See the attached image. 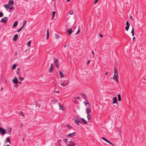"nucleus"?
<instances>
[{
    "mask_svg": "<svg viewBox=\"0 0 146 146\" xmlns=\"http://www.w3.org/2000/svg\"><path fill=\"white\" fill-rule=\"evenodd\" d=\"M114 74L113 76V79L117 82L118 83L119 82V80L117 77V76H118V73L117 72V70L115 67L114 68Z\"/></svg>",
    "mask_w": 146,
    "mask_h": 146,
    "instance_id": "nucleus-1",
    "label": "nucleus"
},
{
    "mask_svg": "<svg viewBox=\"0 0 146 146\" xmlns=\"http://www.w3.org/2000/svg\"><path fill=\"white\" fill-rule=\"evenodd\" d=\"M69 83L68 80H66L64 81L63 82L60 83V84L62 86L65 87L67 86Z\"/></svg>",
    "mask_w": 146,
    "mask_h": 146,
    "instance_id": "nucleus-2",
    "label": "nucleus"
},
{
    "mask_svg": "<svg viewBox=\"0 0 146 146\" xmlns=\"http://www.w3.org/2000/svg\"><path fill=\"white\" fill-rule=\"evenodd\" d=\"M6 130L0 127V133H1L2 135H4L6 133Z\"/></svg>",
    "mask_w": 146,
    "mask_h": 146,
    "instance_id": "nucleus-3",
    "label": "nucleus"
},
{
    "mask_svg": "<svg viewBox=\"0 0 146 146\" xmlns=\"http://www.w3.org/2000/svg\"><path fill=\"white\" fill-rule=\"evenodd\" d=\"M126 25L127 26L125 27V29L127 31H128L130 26V24L129 23L128 21L126 22Z\"/></svg>",
    "mask_w": 146,
    "mask_h": 146,
    "instance_id": "nucleus-4",
    "label": "nucleus"
},
{
    "mask_svg": "<svg viewBox=\"0 0 146 146\" xmlns=\"http://www.w3.org/2000/svg\"><path fill=\"white\" fill-rule=\"evenodd\" d=\"M75 134H76V132H74L72 133H70V134H68L67 136L68 137H74L75 136Z\"/></svg>",
    "mask_w": 146,
    "mask_h": 146,
    "instance_id": "nucleus-5",
    "label": "nucleus"
},
{
    "mask_svg": "<svg viewBox=\"0 0 146 146\" xmlns=\"http://www.w3.org/2000/svg\"><path fill=\"white\" fill-rule=\"evenodd\" d=\"M72 33V30L71 28H69L67 30V33L69 34V35H70Z\"/></svg>",
    "mask_w": 146,
    "mask_h": 146,
    "instance_id": "nucleus-6",
    "label": "nucleus"
},
{
    "mask_svg": "<svg viewBox=\"0 0 146 146\" xmlns=\"http://www.w3.org/2000/svg\"><path fill=\"white\" fill-rule=\"evenodd\" d=\"M81 119L82 120V121L81 122L83 123V124H87V121H86L83 118H81Z\"/></svg>",
    "mask_w": 146,
    "mask_h": 146,
    "instance_id": "nucleus-7",
    "label": "nucleus"
},
{
    "mask_svg": "<svg viewBox=\"0 0 146 146\" xmlns=\"http://www.w3.org/2000/svg\"><path fill=\"white\" fill-rule=\"evenodd\" d=\"M7 18L5 17L2 18L1 20V22L2 23H6L7 21Z\"/></svg>",
    "mask_w": 146,
    "mask_h": 146,
    "instance_id": "nucleus-8",
    "label": "nucleus"
},
{
    "mask_svg": "<svg viewBox=\"0 0 146 146\" xmlns=\"http://www.w3.org/2000/svg\"><path fill=\"white\" fill-rule=\"evenodd\" d=\"M13 82L15 84H17L18 82V79L15 77L13 78Z\"/></svg>",
    "mask_w": 146,
    "mask_h": 146,
    "instance_id": "nucleus-9",
    "label": "nucleus"
},
{
    "mask_svg": "<svg viewBox=\"0 0 146 146\" xmlns=\"http://www.w3.org/2000/svg\"><path fill=\"white\" fill-rule=\"evenodd\" d=\"M113 104H114L115 103H117V98L116 97H114V98H113Z\"/></svg>",
    "mask_w": 146,
    "mask_h": 146,
    "instance_id": "nucleus-10",
    "label": "nucleus"
},
{
    "mask_svg": "<svg viewBox=\"0 0 146 146\" xmlns=\"http://www.w3.org/2000/svg\"><path fill=\"white\" fill-rule=\"evenodd\" d=\"M9 5H13L14 4V2L13 0H9L8 3Z\"/></svg>",
    "mask_w": 146,
    "mask_h": 146,
    "instance_id": "nucleus-11",
    "label": "nucleus"
},
{
    "mask_svg": "<svg viewBox=\"0 0 146 146\" xmlns=\"http://www.w3.org/2000/svg\"><path fill=\"white\" fill-rule=\"evenodd\" d=\"M58 105L60 108L62 110L64 111V108L63 106L60 103H59Z\"/></svg>",
    "mask_w": 146,
    "mask_h": 146,
    "instance_id": "nucleus-12",
    "label": "nucleus"
},
{
    "mask_svg": "<svg viewBox=\"0 0 146 146\" xmlns=\"http://www.w3.org/2000/svg\"><path fill=\"white\" fill-rule=\"evenodd\" d=\"M18 36L17 34L15 35H14V38H13V40L14 41H16L17 40V38H18Z\"/></svg>",
    "mask_w": 146,
    "mask_h": 146,
    "instance_id": "nucleus-13",
    "label": "nucleus"
},
{
    "mask_svg": "<svg viewBox=\"0 0 146 146\" xmlns=\"http://www.w3.org/2000/svg\"><path fill=\"white\" fill-rule=\"evenodd\" d=\"M86 113L87 114H89L91 112V111L88 108H87L86 109Z\"/></svg>",
    "mask_w": 146,
    "mask_h": 146,
    "instance_id": "nucleus-14",
    "label": "nucleus"
},
{
    "mask_svg": "<svg viewBox=\"0 0 146 146\" xmlns=\"http://www.w3.org/2000/svg\"><path fill=\"white\" fill-rule=\"evenodd\" d=\"M74 120L76 122V123H80V120L78 118H74Z\"/></svg>",
    "mask_w": 146,
    "mask_h": 146,
    "instance_id": "nucleus-15",
    "label": "nucleus"
},
{
    "mask_svg": "<svg viewBox=\"0 0 146 146\" xmlns=\"http://www.w3.org/2000/svg\"><path fill=\"white\" fill-rule=\"evenodd\" d=\"M53 60H54V64L57 63L58 62V60L57 58H53Z\"/></svg>",
    "mask_w": 146,
    "mask_h": 146,
    "instance_id": "nucleus-16",
    "label": "nucleus"
},
{
    "mask_svg": "<svg viewBox=\"0 0 146 146\" xmlns=\"http://www.w3.org/2000/svg\"><path fill=\"white\" fill-rule=\"evenodd\" d=\"M49 35V29H47V31L46 39H47L48 38Z\"/></svg>",
    "mask_w": 146,
    "mask_h": 146,
    "instance_id": "nucleus-17",
    "label": "nucleus"
},
{
    "mask_svg": "<svg viewBox=\"0 0 146 146\" xmlns=\"http://www.w3.org/2000/svg\"><path fill=\"white\" fill-rule=\"evenodd\" d=\"M69 142L70 143L69 145H68V146H73L74 145V143L72 142V141H70Z\"/></svg>",
    "mask_w": 146,
    "mask_h": 146,
    "instance_id": "nucleus-18",
    "label": "nucleus"
},
{
    "mask_svg": "<svg viewBox=\"0 0 146 146\" xmlns=\"http://www.w3.org/2000/svg\"><path fill=\"white\" fill-rule=\"evenodd\" d=\"M9 5L8 4H5L4 5V7L6 9H7L8 8L9 9Z\"/></svg>",
    "mask_w": 146,
    "mask_h": 146,
    "instance_id": "nucleus-19",
    "label": "nucleus"
},
{
    "mask_svg": "<svg viewBox=\"0 0 146 146\" xmlns=\"http://www.w3.org/2000/svg\"><path fill=\"white\" fill-rule=\"evenodd\" d=\"M59 73L60 76V77L61 78H62L64 77V74L63 73L60 71H59Z\"/></svg>",
    "mask_w": 146,
    "mask_h": 146,
    "instance_id": "nucleus-20",
    "label": "nucleus"
},
{
    "mask_svg": "<svg viewBox=\"0 0 146 146\" xmlns=\"http://www.w3.org/2000/svg\"><path fill=\"white\" fill-rule=\"evenodd\" d=\"M8 142H9L10 143H11L10 140L9 138L8 137H7L5 141V143H7Z\"/></svg>",
    "mask_w": 146,
    "mask_h": 146,
    "instance_id": "nucleus-21",
    "label": "nucleus"
},
{
    "mask_svg": "<svg viewBox=\"0 0 146 146\" xmlns=\"http://www.w3.org/2000/svg\"><path fill=\"white\" fill-rule=\"evenodd\" d=\"M18 24V22L17 21H16L14 23V24H13V27H16V26H17V25Z\"/></svg>",
    "mask_w": 146,
    "mask_h": 146,
    "instance_id": "nucleus-22",
    "label": "nucleus"
},
{
    "mask_svg": "<svg viewBox=\"0 0 146 146\" xmlns=\"http://www.w3.org/2000/svg\"><path fill=\"white\" fill-rule=\"evenodd\" d=\"M56 13V12L55 11H53L52 12V19H53L54 17V16L55 15V14Z\"/></svg>",
    "mask_w": 146,
    "mask_h": 146,
    "instance_id": "nucleus-23",
    "label": "nucleus"
},
{
    "mask_svg": "<svg viewBox=\"0 0 146 146\" xmlns=\"http://www.w3.org/2000/svg\"><path fill=\"white\" fill-rule=\"evenodd\" d=\"M118 98V101H121V95L120 94L117 95Z\"/></svg>",
    "mask_w": 146,
    "mask_h": 146,
    "instance_id": "nucleus-24",
    "label": "nucleus"
},
{
    "mask_svg": "<svg viewBox=\"0 0 146 146\" xmlns=\"http://www.w3.org/2000/svg\"><path fill=\"white\" fill-rule=\"evenodd\" d=\"M81 95L82 96L83 98H86V94H85L84 93H82L81 94Z\"/></svg>",
    "mask_w": 146,
    "mask_h": 146,
    "instance_id": "nucleus-25",
    "label": "nucleus"
},
{
    "mask_svg": "<svg viewBox=\"0 0 146 146\" xmlns=\"http://www.w3.org/2000/svg\"><path fill=\"white\" fill-rule=\"evenodd\" d=\"M87 118H88V119L89 120H90V119H91V115L90 114H88V115H87Z\"/></svg>",
    "mask_w": 146,
    "mask_h": 146,
    "instance_id": "nucleus-26",
    "label": "nucleus"
},
{
    "mask_svg": "<svg viewBox=\"0 0 146 146\" xmlns=\"http://www.w3.org/2000/svg\"><path fill=\"white\" fill-rule=\"evenodd\" d=\"M31 40L29 41L27 43V45L28 47H30L31 46Z\"/></svg>",
    "mask_w": 146,
    "mask_h": 146,
    "instance_id": "nucleus-27",
    "label": "nucleus"
},
{
    "mask_svg": "<svg viewBox=\"0 0 146 146\" xmlns=\"http://www.w3.org/2000/svg\"><path fill=\"white\" fill-rule=\"evenodd\" d=\"M53 69H54V68L50 67V69L49 70V72L50 73H51L52 72Z\"/></svg>",
    "mask_w": 146,
    "mask_h": 146,
    "instance_id": "nucleus-28",
    "label": "nucleus"
},
{
    "mask_svg": "<svg viewBox=\"0 0 146 146\" xmlns=\"http://www.w3.org/2000/svg\"><path fill=\"white\" fill-rule=\"evenodd\" d=\"M17 65L15 64L13 65L12 67V69L13 70H14L16 67Z\"/></svg>",
    "mask_w": 146,
    "mask_h": 146,
    "instance_id": "nucleus-29",
    "label": "nucleus"
},
{
    "mask_svg": "<svg viewBox=\"0 0 146 146\" xmlns=\"http://www.w3.org/2000/svg\"><path fill=\"white\" fill-rule=\"evenodd\" d=\"M26 23V21L25 20L23 22V25L22 27H24Z\"/></svg>",
    "mask_w": 146,
    "mask_h": 146,
    "instance_id": "nucleus-30",
    "label": "nucleus"
},
{
    "mask_svg": "<svg viewBox=\"0 0 146 146\" xmlns=\"http://www.w3.org/2000/svg\"><path fill=\"white\" fill-rule=\"evenodd\" d=\"M131 33H132V36H133L134 35V29L133 28L131 31Z\"/></svg>",
    "mask_w": 146,
    "mask_h": 146,
    "instance_id": "nucleus-31",
    "label": "nucleus"
},
{
    "mask_svg": "<svg viewBox=\"0 0 146 146\" xmlns=\"http://www.w3.org/2000/svg\"><path fill=\"white\" fill-rule=\"evenodd\" d=\"M80 32V30L79 29V28H78V31L76 32V33H75V34L78 35V34Z\"/></svg>",
    "mask_w": 146,
    "mask_h": 146,
    "instance_id": "nucleus-32",
    "label": "nucleus"
},
{
    "mask_svg": "<svg viewBox=\"0 0 146 146\" xmlns=\"http://www.w3.org/2000/svg\"><path fill=\"white\" fill-rule=\"evenodd\" d=\"M23 27H22L21 28L19 29V30L17 31V32H19L23 28Z\"/></svg>",
    "mask_w": 146,
    "mask_h": 146,
    "instance_id": "nucleus-33",
    "label": "nucleus"
},
{
    "mask_svg": "<svg viewBox=\"0 0 146 146\" xmlns=\"http://www.w3.org/2000/svg\"><path fill=\"white\" fill-rule=\"evenodd\" d=\"M55 37L56 38H58L59 37V35L56 34H55Z\"/></svg>",
    "mask_w": 146,
    "mask_h": 146,
    "instance_id": "nucleus-34",
    "label": "nucleus"
},
{
    "mask_svg": "<svg viewBox=\"0 0 146 146\" xmlns=\"http://www.w3.org/2000/svg\"><path fill=\"white\" fill-rule=\"evenodd\" d=\"M19 80L21 81L23 80L24 79V78H22L21 77H19Z\"/></svg>",
    "mask_w": 146,
    "mask_h": 146,
    "instance_id": "nucleus-35",
    "label": "nucleus"
},
{
    "mask_svg": "<svg viewBox=\"0 0 146 146\" xmlns=\"http://www.w3.org/2000/svg\"><path fill=\"white\" fill-rule=\"evenodd\" d=\"M85 104L86 106L87 105H89V103L88 102V101H86L85 103H84Z\"/></svg>",
    "mask_w": 146,
    "mask_h": 146,
    "instance_id": "nucleus-36",
    "label": "nucleus"
},
{
    "mask_svg": "<svg viewBox=\"0 0 146 146\" xmlns=\"http://www.w3.org/2000/svg\"><path fill=\"white\" fill-rule=\"evenodd\" d=\"M52 102L54 104L56 103V101L55 100H52Z\"/></svg>",
    "mask_w": 146,
    "mask_h": 146,
    "instance_id": "nucleus-37",
    "label": "nucleus"
},
{
    "mask_svg": "<svg viewBox=\"0 0 146 146\" xmlns=\"http://www.w3.org/2000/svg\"><path fill=\"white\" fill-rule=\"evenodd\" d=\"M106 142L108 143H109L112 145L113 146H114V145L113 144V143H111V142H110L108 140V141H107Z\"/></svg>",
    "mask_w": 146,
    "mask_h": 146,
    "instance_id": "nucleus-38",
    "label": "nucleus"
},
{
    "mask_svg": "<svg viewBox=\"0 0 146 146\" xmlns=\"http://www.w3.org/2000/svg\"><path fill=\"white\" fill-rule=\"evenodd\" d=\"M13 7L11 5H10L9 9L10 10H12L13 9Z\"/></svg>",
    "mask_w": 146,
    "mask_h": 146,
    "instance_id": "nucleus-39",
    "label": "nucleus"
},
{
    "mask_svg": "<svg viewBox=\"0 0 146 146\" xmlns=\"http://www.w3.org/2000/svg\"><path fill=\"white\" fill-rule=\"evenodd\" d=\"M102 139L105 141L106 142H107V141H108V140H107L106 138H105L104 137H102Z\"/></svg>",
    "mask_w": 146,
    "mask_h": 146,
    "instance_id": "nucleus-40",
    "label": "nucleus"
},
{
    "mask_svg": "<svg viewBox=\"0 0 146 146\" xmlns=\"http://www.w3.org/2000/svg\"><path fill=\"white\" fill-rule=\"evenodd\" d=\"M3 16V14L2 12H0V17H2Z\"/></svg>",
    "mask_w": 146,
    "mask_h": 146,
    "instance_id": "nucleus-41",
    "label": "nucleus"
},
{
    "mask_svg": "<svg viewBox=\"0 0 146 146\" xmlns=\"http://www.w3.org/2000/svg\"><path fill=\"white\" fill-rule=\"evenodd\" d=\"M73 11L72 10L70 11V14L71 15L73 14Z\"/></svg>",
    "mask_w": 146,
    "mask_h": 146,
    "instance_id": "nucleus-42",
    "label": "nucleus"
},
{
    "mask_svg": "<svg viewBox=\"0 0 146 146\" xmlns=\"http://www.w3.org/2000/svg\"><path fill=\"white\" fill-rule=\"evenodd\" d=\"M63 140L64 141V142L65 143H66L67 142L68 139H63Z\"/></svg>",
    "mask_w": 146,
    "mask_h": 146,
    "instance_id": "nucleus-43",
    "label": "nucleus"
},
{
    "mask_svg": "<svg viewBox=\"0 0 146 146\" xmlns=\"http://www.w3.org/2000/svg\"><path fill=\"white\" fill-rule=\"evenodd\" d=\"M20 114L21 115V116H24V115L23 114V113L22 112H21V111L20 112Z\"/></svg>",
    "mask_w": 146,
    "mask_h": 146,
    "instance_id": "nucleus-44",
    "label": "nucleus"
},
{
    "mask_svg": "<svg viewBox=\"0 0 146 146\" xmlns=\"http://www.w3.org/2000/svg\"><path fill=\"white\" fill-rule=\"evenodd\" d=\"M55 65V66L57 67L58 68L59 67V65H58V64H57V63H56V64H54Z\"/></svg>",
    "mask_w": 146,
    "mask_h": 146,
    "instance_id": "nucleus-45",
    "label": "nucleus"
},
{
    "mask_svg": "<svg viewBox=\"0 0 146 146\" xmlns=\"http://www.w3.org/2000/svg\"><path fill=\"white\" fill-rule=\"evenodd\" d=\"M8 132H10L11 131V129L10 128H9L8 129Z\"/></svg>",
    "mask_w": 146,
    "mask_h": 146,
    "instance_id": "nucleus-46",
    "label": "nucleus"
},
{
    "mask_svg": "<svg viewBox=\"0 0 146 146\" xmlns=\"http://www.w3.org/2000/svg\"><path fill=\"white\" fill-rule=\"evenodd\" d=\"M75 99L79 100L80 99V97L78 96L76 97L75 98Z\"/></svg>",
    "mask_w": 146,
    "mask_h": 146,
    "instance_id": "nucleus-47",
    "label": "nucleus"
},
{
    "mask_svg": "<svg viewBox=\"0 0 146 146\" xmlns=\"http://www.w3.org/2000/svg\"><path fill=\"white\" fill-rule=\"evenodd\" d=\"M67 127H70V128H72L71 127V126L70 125H68L67 126Z\"/></svg>",
    "mask_w": 146,
    "mask_h": 146,
    "instance_id": "nucleus-48",
    "label": "nucleus"
},
{
    "mask_svg": "<svg viewBox=\"0 0 146 146\" xmlns=\"http://www.w3.org/2000/svg\"><path fill=\"white\" fill-rule=\"evenodd\" d=\"M99 0H95L94 3L95 4Z\"/></svg>",
    "mask_w": 146,
    "mask_h": 146,
    "instance_id": "nucleus-49",
    "label": "nucleus"
},
{
    "mask_svg": "<svg viewBox=\"0 0 146 146\" xmlns=\"http://www.w3.org/2000/svg\"><path fill=\"white\" fill-rule=\"evenodd\" d=\"M92 54H93L94 55V52L93 51H92ZM94 55H93V57L94 58Z\"/></svg>",
    "mask_w": 146,
    "mask_h": 146,
    "instance_id": "nucleus-50",
    "label": "nucleus"
},
{
    "mask_svg": "<svg viewBox=\"0 0 146 146\" xmlns=\"http://www.w3.org/2000/svg\"><path fill=\"white\" fill-rule=\"evenodd\" d=\"M61 141H62V140H61V139H59V140H58V141H57V143H60V142Z\"/></svg>",
    "mask_w": 146,
    "mask_h": 146,
    "instance_id": "nucleus-51",
    "label": "nucleus"
},
{
    "mask_svg": "<svg viewBox=\"0 0 146 146\" xmlns=\"http://www.w3.org/2000/svg\"><path fill=\"white\" fill-rule=\"evenodd\" d=\"M90 62V60H88V61H87V65L88 64H89Z\"/></svg>",
    "mask_w": 146,
    "mask_h": 146,
    "instance_id": "nucleus-52",
    "label": "nucleus"
},
{
    "mask_svg": "<svg viewBox=\"0 0 146 146\" xmlns=\"http://www.w3.org/2000/svg\"><path fill=\"white\" fill-rule=\"evenodd\" d=\"M54 92H55L57 93H59V91H55V90Z\"/></svg>",
    "mask_w": 146,
    "mask_h": 146,
    "instance_id": "nucleus-53",
    "label": "nucleus"
},
{
    "mask_svg": "<svg viewBox=\"0 0 146 146\" xmlns=\"http://www.w3.org/2000/svg\"><path fill=\"white\" fill-rule=\"evenodd\" d=\"M99 35H100V37L102 38L103 37V36L101 34H100Z\"/></svg>",
    "mask_w": 146,
    "mask_h": 146,
    "instance_id": "nucleus-54",
    "label": "nucleus"
},
{
    "mask_svg": "<svg viewBox=\"0 0 146 146\" xmlns=\"http://www.w3.org/2000/svg\"><path fill=\"white\" fill-rule=\"evenodd\" d=\"M54 66L53 65V64H52L50 66V67L53 68Z\"/></svg>",
    "mask_w": 146,
    "mask_h": 146,
    "instance_id": "nucleus-55",
    "label": "nucleus"
},
{
    "mask_svg": "<svg viewBox=\"0 0 146 146\" xmlns=\"http://www.w3.org/2000/svg\"><path fill=\"white\" fill-rule=\"evenodd\" d=\"M135 38V37H133V40H134V39Z\"/></svg>",
    "mask_w": 146,
    "mask_h": 146,
    "instance_id": "nucleus-56",
    "label": "nucleus"
},
{
    "mask_svg": "<svg viewBox=\"0 0 146 146\" xmlns=\"http://www.w3.org/2000/svg\"><path fill=\"white\" fill-rule=\"evenodd\" d=\"M106 75H107L108 74V72H106Z\"/></svg>",
    "mask_w": 146,
    "mask_h": 146,
    "instance_id": "nucleus-57",
    "label": "nucleus"
},
{
    "mask_svg": "<svg viewBox=\"0 0 146 146\" xmlns=\"http://www.w3.org/2000/svg\"><path fill=\"white\" fill-rule=\"evenodd\" d=\"M15 54L16 55V56H17V52H16L15 53Z\"/></svg>",
    "mask_w": 146,
    "mask_h": 146,
    "instance_id": "nucleus-58",
    "label": "nucleus"
},
{
    "mask_svg": "<svg viewBox=\"0 0 146 146\" xmlns=\"http://www.w3.org/2000/svg\"><path fill=\"white\" fill-rule=\"evenodd\" d=\"M70 0H66V2H69L70 1Z\"/></svg>",
    "mask_w": 146,
    "mask_h": 146,
    "instance_id": "nucleus-59",
    "label": "nucleus"
},
{
    "mask_svg": "<svg viewBox=\"0 0 146 146\" xmlns=\"http://www.w3.org/2000/svg\"><path fill=\"white\" fill-rule=\"evenodd\" d=\"M66 46H67V45H65L64 46V48H65V47H66Z\"/></svg>",
    "mask_w": 146,
    "mask_h": 146,
    "instance_id": "nucleus-60",
    "label": "nucleus"
},
{
    "mask_svg": "<svg viewBox=\"0 0 146 146\" xmlns=\"http://www.w3.org/2000/svg\"><path fill=\"white\" fill-rule=\"evenodd\" d=\"M129 18H130V19H131V18H132V17H131V16H130V17H129Z\"/></svg>",
    "mask_w": 146,
    "mask_h": 146,
    "instance_id": "nucleus-61",
    "label": "nucleus"
},
{
    "mask_svg": "<svg viewBox=\"0 0 146 146\" xmlns=\"http://www.w3.org/2000/svg\"><path fill=\"white\" fill-rule=\"evenodd\" d=\"M21 83H22L21 82H18V83L20 84H21Z\"/></svg>",
    "mask_w": 146,
    "mask_h": 146,
    "instance_id": "nucleus-62",
    "label": "nucleus"
},
{
    "mask_svg": "<svg viewBox=\"0 0 146 146\" xmlns=\"http://www.w3.org/2000/svg\"><path fill=\"white\" fill-rule=\"evenodd\" d=\"M17 74H19V73L18 72H17Z\"/></svg>",
    "mask_w": 146,
    "mask_h": 146,
    "instance_id": "nucleus-63",
    "label": "nucleus"
},
{
    "mask_svg": "<svg viewBox=\"0 0 146 146\" xmlns=\"http://www.w3.org/2000/svg\"><path fill=\"white\" fill-rule=\"evenodd\" d=\"M6 146H10L9 145H7Z\"/></svg>",
    "mask_w": 146,
    "mask_h": 146,
    "instance_id": "nucleus-64",
    "label": "nucleus"
}]
</instances>
